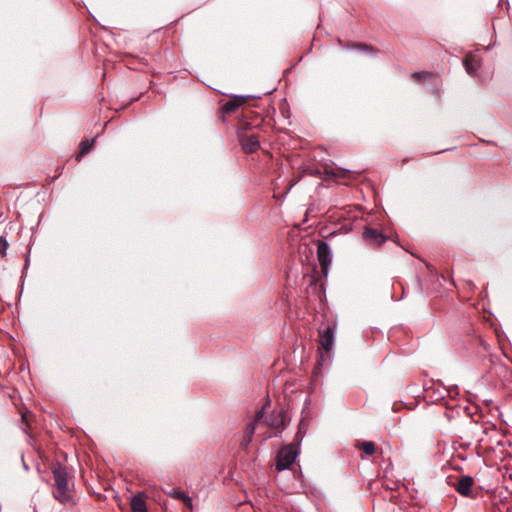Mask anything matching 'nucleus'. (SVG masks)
I'll list each match as a JSON object with an SVG mask.
<instances>
[{"mask_svg":"<svg viewBox=\"0 0 512 512\" xmlns=\"http://www.w3.org/2000/svg\"><path fill=\"white\" fill-rule=\"evenodd\" d=\"M55 480V490L53 496L60 503L66 504L71 501L70 488L68 483V474L64 467L58 466L53 470Z\"/></svg>","mask_w":512,"mask_h":512,"instance_id":"f257e3e1","label":"nucleus"},{"mask_svg":"<svg viewBox=\"0 0 512 512\" xmlns=\"http://www.w3.org/2000/svg\"><path fill=\"white\" fill-rule=\"evenodd\" d=\"M483 432L489 436L479 440L485 449L495 450V448L498 446H504V437L496 430L494 425L486 426Z\"/></svg>","mask_w":512,"mask_h":512,"instance_id":"f03ea898","label":"nucleus"},{"mask_svg":"<svg viewBox=\"0 0 512 512\" xmlns=\"http://www.w3.org/2000/svg\"><path fill=\"white\" fill-rule=\"evenodd\" d=\"M298 450L292 444L283 447L277 456L276 468L278 471L288 469L295 461Z\"/></svg>","mask_w":512,"mask_h":512,"instance_id":"7ed1b4c3","label":"nucleus"},{"mask_svg":"<svg viewBox=\"0 0 512 512\" xmlns=\"http://www.w3.org/2000/svg\"><path fill=\"white\" fill-rule=\"evenodd\" d=\"M335 341V329L333 327H326L325 329L319 331V342L321 345V348L324 350L325 353H321L320 360L324 361V358L327 356L329 357V354L333 348Z\"/></svg>","mask_w":512,"mask_h":512,"instance_id":"20e7f679","label":"nucleus"},{"mask_svg":"<svg viewBox=\"0 0 512 512\" xmlns=\"http://www.w3.org/2000/svg\"><path fill=\"white\" fill-rule=\"evenodd\" d=\"M317 257L325 276L328 273L329 265L332 262V255L329 245L325 241H319L317 245Z\"/></svg>","mask_w":512,"mask_h":512,"instance_id":"39448f33","label":"nucleus"},{"mask_svg":"<svg viewBox=\"0 0 512 512\" xmlns=\"http://www.w3.org/2000/svg\"><path fill=\"white\" fill-rule=\"evenodd\" d=\"M262 423H265L267 426H270L274 429H283L286 425V415L284 411H279L276 414H271L265 419H262Z\"/></svg>","mask_w":512,"mask_h":512,"instance_id":"423d86ee","label":"nucleus"},{"mask_svg":"<svg viewBox=\"0 0 512 512\" xmlns=\"http://www.w3.org/2000/svg\"><path fill=\"white\" fill-rule=\"evenodd\" d=\"M363 238L366 242L374 245H381L386 241V237L377 229L366 228L363 232Z\"/></svg>","mask_w":512,"mask_h":512,"instance_id":"0eeeda50","label":"nucleus"},{"mask_svg":"<svg viewBox=\"0 0 512 512\" xmlns=\"http://www.w3.org/2000/svg\"><path fill=\"white\" fill-rule=\"evenodd\" d=\"M474 480L471 476H463L455 486L456 491L462 496H469Z\"/></svg>","mask_w":512,"mask_h":512,"instance_id":"6e6552de","label":"nucleus"},{"mask_svg":"<svg viewBox=\"0 0 512 512\" xmlns=\"http://www.w3.org/2000/svg\"><path fill=\"white\" fill-rule=\"evenodd\" d=\"M259 146L260 143L255 136H249L242 140V148L246 153H253Z\"/></svg>","mask_w":512,"mask_h":512,"instance_id":"1a4fd4ad","label":"nucleus"},{"mask_svg":"<svg viewBox=\"0 0 512 512\" xmlns=\"http://www.w3.org/2000/svg\"><path fill=\"white\" fill-rule=\"evenodd\" d=\"M246 101L245 97H235L228 102H226L223 106V110L225 113H231L234 112L238 107L243 105Z\"/></svg>","mask_w":512,"mask_h":512,"instance_id":"9d476101","label":"nucleus"},{"mask_svg":"<svg viewBox=\"0 0 512 512\" xmlns=\"http://www.w3.org/2000/svg\"><path fill=\"white\" fill-rule=\"evenodd\" d=\"M264 408L265 406L256 414L254 422L246 427L245 436L252 438L256 429V425L262 423V418L264 417Z\"/></svg>","mask_w":512,"mask_h":512,"instance_id":"9b49d317","label":"nucleus"},{"mask_svg":"<svg viewBox=\"0 0 512 512\" xmlns=\"http://www.w3.org/2000/svg\"><path fill=\"white\" fill-rule=\"evenodd\" d=\"M171 497L183 501V503L190 509L193 508L192 499L184 491L174 489L170 492Z\"/></svg>","mask_w":512,"mask_h":512,"instance_id":"f8f14e48","label":"nucleus"},{"mask_svg":"<svg viewBox=\"0 0 512 512\" xmlns=\"http://www.w3.org/2000/svg\"><path fill=\"white\" fill-rule=\"evenodd\" d=\"M132 512H147L146 504L141 496H133L131 499Z\"/></svg>","mask_w":512,"mask_h":512,"instance_id":"ddd939ff","label":"nucleus"},{"mask_svg":"<svg viewBox=\"0 0 512 512\" xmlns=\"http://www.w3.org/2000/svg\"><path fill=\"white\" fill-rule=\"evenodd\" d=\"M463 63H464L465 69L468 74L475 73V71L477 69V65H476V61L474 60V58L472 56H467L464 59Z\"/></svg>","mask_w":512,"mask_h":512,"instance_id":"4468645a","label":"nucleus"},{"mask_svg":"<svg viewBox=\"0 0 512 512\" xmlns=\"http://www.w3.org/2000/svg\"><path fill=\"white\" fill-rule=\"evenodd\" d=\"M95 142V139H91V140H84L81 142V145H80V154L78 156V158H80L81 156H83L84 154H86L90 149L91 147L93 146Z\"/></svg>","mask_w":512,"mask_h":512,"instance_id":"2eb2a0df","label":"nucleus"},{"mask_svg":"<svg viewBox=\"0 0 512 512\" xmlns=\"http://www.w3.org/2000/svg\"><path fill=\"white\" fill-rule=\"evenodd\" d=\"M362 449L365 454L372 455L375 452V444L371 441H365L362 443Z\"/></svg>","mask_w":512,"mask_h":512,"instance_id":"dca6fc26","label":"nucleus"},{"mask_svg":"<svg viewBox=\"0 0 512 512\" xmlns=\"http://www.w3.org/2000/svg\"><path fill=\"white\" fill-rule=\"evenodd\" d=\"M412 77L414 79H416L417 81H420V80L426 81L427 79H431L433 77V75L428 72H417V73H414L412 75Z\"/></svg>","mask_w":512,"mask_h":512,"instance_id":"f3484780","label":"nucleus"},{"mask_svg":"<svg viewBox=\"0 0 512 512\" xmlns=\"http://www.w3.org/2000/svg\"><path fill=\"white\" fill-rule=\"evenodd\" d=\"M9 247V243L5 236H0V254L5 256L7 253V249Z\"/></svg>","mask_w":512,"mask_h":512,"instance_id":"a211bd4d","label":"nucleus"},{"mask_svg":"<svg viewBox=\"0 0 512 512\" xmlns=\"http://www.w3.org/2000/svg\"><path fill=\"white\" fill-rule=\"evenodd\" d=\"M305 429H306V425L303 421H301L299 424L298 432L296 433V436H295L296 440H298L299 442H301L304 437Z\"/></svg>","mask_w":512,"mask_h":512,"instance_id":"6ab92c4d","label":"nucleus"},{"mask_svg":"<svg viewBox=\"0 0 512 512\" xmlns=\"http://www.w3.org/2000/svg\"><path fill=\"white\" fill-rule=\"evenodd\" d=\"M251 442H252V438L245 436L241 443V446L246 449Z\"/></svg>","mask_w":512,"mask_h":512,"instance_id":"aec40b11","label":"nucleus"},{"mask_svg":"<svg viewBox=\"0 0 512 512\" xmlns=\"http://www.w3.org/2000/svg\"><path fill=\"white\" fill-rule=\"evenodd\" d=\"M354 47L357 48V49H360V50H370V51H372V48H370L368 46H365V45H362V44H355Z\"/></svg>","mask_w":512,"mask_h":512,"instance_id":"412c9836","label":"nucleus"},{"mask_svg":"<svg viewBox=\"0 0 512 512\" xmlns=\"http://www.w3.org/2000/svg\"><path fill=\"white\" fill-rule=\"evenodd\" d=\"M22 420L26 421V415L25 414H22Z\"/></svg>","mask_w":512,"mask_h":512,"instance_id":"4be33fe9","label":"nucleus"}]
</instances>
